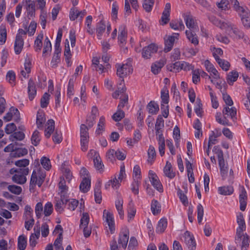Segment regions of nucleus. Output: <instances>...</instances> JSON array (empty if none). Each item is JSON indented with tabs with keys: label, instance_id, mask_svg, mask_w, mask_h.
<instances>
[{
	"label": "nucleus",
	"instance_id": "f257e3e1",
	"mask_svg": "<svg viewBox=\"0 0 250 250\" xmlns=\"http://www.w3.org/2000/svg\"><path fill=\"white\" fill-rule=\"evenodd\" d=\"M209 20L216 26L221 29L225 30L227 34L230 37L237 39H244L245 41H246L244 33L236 26L231 23L221 21L214 16L209 17Z\"/></svg>",
	"mask_w": 250,
	"mask_h": 250
},
{
	"label": "nucleus",
	"instance_id": "f03ea898",
	"mask_svg": "<svg viewBox=\"0 0 250 250\" xmlns=\"http://www.w3.org/2000/svg\"><path fill=\"white\" fill-rule=\"evenodd\" d=\"M223 116L221 113H217L215 115L216 121L224 125H229V119L234 121L236 119L237 109L233 106L224 105L222 110Z\"/></svg>",
	"mask_w": 250,
	"mask_h": 250
},
{
	"label": "nucleus",
	"instance_id": "7ed1b4c3",
	"mask_svg": "<svg viewBox=\"0 0 250 250\" xmlns=\"http://www.w3.org/2000/svg\"><path fill=\"white\" fill-rule=\"evenodd\" d=\"M234 10L241 18L243 25L246 27H250V11L246 6H240L237 0H230Z\"/></svg>",
	"mask_w": 250,
	"mask_h": 250
},
{
	"label": "nucleus",
	"instance_id": "20e7f679",
	"mask_svg": "<svg viewBox=\"0 0 250 250\" xmlns=\"http://www.w3.org/2000/svg\"><path fill=\"white\" fill-rule=\"evenodd\" d=\"M9 172L13 175L12 177V181L18 184L22 185L26 183L27 179L26 175H27L29 172L28 168H11Z\"/></svg>",
	"mask_w": 250,
	"mask_h": 250
},
{
	"label": "nucleus",
	"instance_id": "39448f33",
	"mask_svg": "<svg viewBox=\"0 0 250 250\" xmlns=\"http://www.w3.org/2000/svg\"><path fill=\"white\" fill-rule=\"evenodd\" d=\"M111 27L108 23L103 20L98 22L96 25V35L99 40H101L103 37L108 36L111 31Z\"/></svg>",
	"mask_w": 250,
	"mask_h": 250
},
{
	"label": "nucleus",
	"instance_id": "423d86ee",
	"mask_svg": "<svg viewBox=\"0 0 250 250\" xmlns=\"http://www.w3.org/2000/svg\"><path fill=\"white\" fill-rule=\"evenodd\" d=\"M37 165L36 169L33 171L30 179V185L35 186L37 184L39 187H41L44 181L45 174L42 171L39 165L37 164Z\"/></svg>",
	"mask_w": 250,
	"mask_h": 250
},
{
	"label": "nucleus",
	"instance_id": "0eeeda50",
	"mask_svg": "<svg viewBox=\"0 0 250 250\" xmlns=\"http://www.w3.org/2000/svg\"><path fill=\"white\" fill-rule=\"evenodd\" d=\"M88 129L89 127L84 124L80 126L81 146L83 151H86L88 149L89 139Z\"/></svg>",
	"mask_w": 250,
	"mask_h": 250
},
{
	"label": "nucleus",
	"instance_id": "6e6552de",
	"mask_svg": "<svg viewBox=\"0 0 250 250\" xmlns=\"http://www.w3.org/2000/svg\"><path fill=\"white\" fill-rule=\"evenodd\" d=\"M117 69V75L124 80V78L131 74L132 72V68L130 63L125 64L118 63L116 65Z\"/></svg>",
	"mask_w": 250,
	"mask_h": 250
},
{
	"label": "nucleus",
	"instance_id": "1a4fd4ad",
	"mask_svg": "<svg viewBox=\"0 0 250 250\" xmlns=\"http://www.w3.org/2000/svg\"><path fill=\"white\" fill-rule=\"evenodd\" d=\"M103 220L105 225L108 227L110 233H114L115 231V224L113 213L104 209L103 211Z\"/></svg>",
	"mask_w": 250,
	"mask_h": 250
},
{
	"label": "nucleus",
	"instance_id": "9d476101",
	"mask_svg": "<svg viewBox=\"0 0 250 250\" xmlns=\"http://www.w3.org/2000/svg\"><path fill=\"white\" fill-rule=\"evenodd\" d=\"M183 18L187 27L189 29L188 30L192 31H198L199 27L195 17L189 13L185 14Z\"/></svg>",
	"mask_w": 250,
	"mask_h": 250
},
{
	"label": "nucleus",
	"instance_id": "9b49d317",
	"mask_svg": "<svg viewBox=\"0 0 250 250\" xmlns=\"http://www.w3.org/2000/svg\"><path fill=\"white\" fill-rule=\"evenodd\" d=\"M237 223L238 227L236 229V241H238L242 236V233L246 230V226L243 215L242 213L239 212L237 214Z\"/></svg>",
	"mask_w": 250,
	"mask_h": 250
},
{
	"label": "nucleus",
	"instance_id": "f8f14e48",
	"mask_svg": "<svg viewBox=\"0 0 250 250\" xmlns=\"http://www.w3.org/2000/svg\"><path fill=\"white\" fill-rule=\"evenodd\" d=\"M88 157L92 158L94 165L97 170L102 171L103 169L104 165L102 164V160L99 153L94 150H90L88 153Z\"/></svg>",
	"mask_w": 250,
	"mask_h": 250
},
{
	"label": "nucleus",
	"instance_id": "ddd939ff",
	"mask_svg": "<svg viewBox=\"0 0 250 250\" xmlns=\"http://www.w3.org/2000/svg\"><path fill=\"white\" fill-rule=\"evenodd\" d=\"M148 177L150 182H151L153 187L159 192H163V186L161 184L158 177L156 174V173L152 170H149L148 173Z\"/></svg>",
	"mask_w": 250,
	"mask_h": 250
},
{
	"label": "nucleus",
	"instance_id": "4468645a",
	"mask_svg": "<svg viewBox=\"0 0 250 250\" xmlns=\"http://www.w3.org/2000/svg\"><path fill=\"white\" fill-rule=\"evenodd\" d=\"M129 239V231L126 227H125L122 229L121 232L119 234V237L118 241V244L120 246L125 249L126 248L127 244Z\"/></svg>",
	"mask_w": 250,
	"mask_h": 250
},
{
	"label": "nucleus",
	"instance_id": "2eb2a0df",
	"mask_svg": "<svg viewBox=\"0 0 250 250\" xmlns=\"http://www.w3.org/2000/svg\"><path fill=\"white\" fill-rule=\"evenodd\" d=\"M184 241L190 250H195L196 242L193 236L188 231H186L183 235Z\"/></svg>",
	"mask_w": 250,
	"mask_h": 250
},
{
	"label": "nucleus",
	"instance_id": "dca6fc26",
	"mask_svg": "<svg viewBox=\"0 0 250 250\" xmlns=\"http://www.w3.org/2000/svg\"><path fill=\"white\" fill-rule=\"evenodd\" d=\"M12 118L17 122L20 120V112L17 108L13 107H11L3 117V119L6 122L10 121Z\"/></svg>",
	"mask_w": 250,
	"mask_h": 250
},
{
	"label": "nucleus",
	"instance_id": "f3484780",
	"mask_svg": "<svg viewBox=\"0 0 250 250\" xmlns=\"http://www.w3.org/2000/svg\"><path fill=\"white\" fill-rule=\"evenodd\" d=\"M127 36L126 27L124 25H122L119 28L118 32V42L119 45L123 47L126 43Z\"/></svg>",
	"mask_w": 250,
	"mask_h": 250
},
{
	"label": "nucleus",
	"instance_id": "a211bd4d",
	"mask_svg": "<svg viewBox=\"0 0 250 250\" xmlns=\"http://www.w3.org/2000/svg\"><path fill=\"white\" fill-rule=\"evenodd\" d=\"M157 47L154 44H150L143 49L142 55L145 59H150L152 55L157 51Z\"/></svg>",
	"mask_w": 250,
	"mask_h": 250
},
{
	"label": "nucleus",
	"instance_id": "6ab92c4d",
	"mask_svg": "<svg viewBox=\"0 0 250 250\" xmlns=\"http://www.w3.org/2000/svg\"><path fill=\"white\" fill-rule=\"evenodd\" d=\"M179 36L178 33H173L165 39V47L164 48L165 52H169L172 49L175 40L178 39Z\"/></svg>",
	"mask_w": 250,
	"mask_h": 250
},
{
	"label": "nucleus",
	"instance_id": "aec40b11",
	"mask_svg": "<svg viewBox=\"0 0 250 250\" xmlns=\"http://www.w3.org/2000/svg\"><path fill=\"white\" fill-rule=\"evenodd\" d=\"M98 115V110L96 106H93L91 114L88 115L86 120V124L89 128L92 127L95 122L96 117Z\"/></svg>",
	"mask_w": 250,
	"mask_h": 250
},
{
	"label": "nucleus",
	"instance_id": "412c9836",
	"mask_svg": "<svg viewBox=\"0 0 250 250\" xmlns=\"http://www.w3.org/2000/svg\"><path fill=\"white\" fill-rule=\"evenodd\" d=\"M171 10L170 3H167L165 5L160 23L161 25H165L169 21V16Z\"/></svg>",
	"mask_w": 250,
	"mask_h": 250
},
{
	"label": "nucleus",
	"instance_id": "4be33fe9",
	"mask_svg": "<svg viewBox=\"0 0 250 250\" xmlns=\"http://www.w3.org/2000/svg\"><path fill=\"white\" fill-rule=\"evenodd\" d=\"M166 62V59L163 58L152 63L151 67L152 72L155 75L158 74Z\"/></svg>",
	"mask_w": 250,
	"mask_h": 250
},
{
	"label": "nucleus",
	"instance_id": "5701e85b",
	"mask_svg": "<svg viewBox=\"0 0 250 250\" xmlns=\"http://www.w3.org/2000/svg\"><path fill=\"white\" fill-rule=\"evenodd\" d=\"M68 187L66 185V181L63 177H61L59 183V194L60 196L68 197L67 195Z\"/></svg>",
	"mask_w": 250,
	"mask_h": 250
},
{
	"label": "nucleus",
	"instance_id": "b1692460",
	"mask_svg": "<svg viewBox=\"0 0 250 250\" xmlns=\"http://www.w3.org/2000/svg\"><path fill=\"white\" fill-rule=\"evenodd\" d=\"M31 65V61L30 59L26 58L25 60L24 68H22L21 71V74L24 79L28 78L29 74L30 73Z\"/></svg>",
	"mask_w": 250,
	"mask_h": 250
},
{
	"label": "nucleus",
	"instance_id": "393cba45",
	"mask_svg": "<svg viewBox=\"0 0 250 250\" xmlns=\"http://www.w3.org/2000/svg\"><path fill=\"white\" fill-rule=\"evenodd\" d=\"M55 129V122L52 120H48L44 130V135L47 138L50 137L51 134L54 132Z\"/></svg>",
	"mask_w": 250,
	"mask_h": 250
},
{
	"label": "nucleus",
	"instance_id": "a878e982",
	"mask_svg": "<svg viewBox=\"0 0 250 250\" xmlns=\"http://www.w3.org/2000/svg\"><path fill=\"white\" fill-rule=\"evenodd\" d=\"M247 192L244 188H242L239 195L240 208L242 211H244L247 205Z\"/></svg>",
	"mask_w": 250,
	"mask_h": 250
},
{
	"label": "nucleus",
	"instance_id": "bb28decb",
	"mask_svg": "<svg viewBox=\"0 0 250 250\" xmlns=\"http://www.w3.org/2000/svg\"><path fill=\"white\" fill-rule=\"evenodd\" d=\"M196 32L188 30L185 32L187 39L194 45H197L199 44L198 37L195 33Z\"/></svg>",
	"mask_w": 250,
	"mask_h": 250
},
{
	"label": "nucleus",
	"instance_id": "cd10ccee",
	"mask_svg": "<svg viewBox=\"0 0 250 250\" xmlns=\"http://www.w3.org/2000/svg\"><path fill=\"white\" fill-rule=\"evenodd\" d=\"M28 97L30 101L33 100L37 94L35 83L31 79L28 82Z\"/></svg>",
	"mask_w": 250,
	"mask_h": 250
},
{
	"label": "nucleus",
	"instance_id": "c85d7f7f",
	"mask_svg": "<svg viewBox=\"0 0 250 250\" xmlns=\"http://www.w3.org/2000/svg\"><path fill=\"white\" fill-rule=\"evenodd\" d=\"M68 201V197L60 196V199L56 200L55 205V209L59 212H62L63 210V205L66 204Z\"/></svg>",
	"mask_w": 250,
	"mask_h": 250
},
{
	"label": "nucleus",
	"instance_id": "c756f323",
	"mask_svg": "<svg viewBox=\"0 0 250 250\" xmlns=\"http://www.w3.org/2000/svg\"><path fill=\"white\" fill-rule=\"evenodd\" d=\"M91 186L90 178H84L80 185V189L81 192L86 193L89 190Z\"/></svg>",
	"mask_w": 250,
	"mask_h": 250
},
{
	"label": "nucleus",
	"instance_id": "7c9ffc66",
	"mask_svg": "<svg viewBox=\"0 0 250 250\" xmlns=\"http://www.w3.org/2000/svg\"><path fill=\"white\" fill-rule=\"evenodd\" d=\"M120 182L117 179L116 176H115L105 184L104 188L106 189H108L110 186H111L113 189H116L120 187Z\"/></svg>",
	"mask_w": 250,
	"mask_h": 250
},
{
	"label": "nucleus",
	"instance_id": "2f4dec72",
	"mask_svg": "<svg viewBox=\"0 0 250 250\" xmlns=\"http://www.w3.org/2000/svg\"><path fill=\"white\" fill-rule=\"evenodd\" d=\"M164 172L167 177L172 179L175 176V173L173 171L172 165L170 163L167 162L164 168Z\"/></svg>",
	"mask_w": 250,
	"mask_h": 250
},
{
	"label": "nucleus",
	"instance_id": "473e14b6",
	"mask_svg": "<svg viewBox=\"0 0 250 250\" xmlns=\"http://www.w3.org/2000/svg\"><path fill=\"white\" fill-rule=\"evenodd\" d=\"M102 183L98 181L95 186L94 188L95 200L97 203L100 204L102 201L101 188Z\"/></svg>",
	"mask_w": 250,
	"mask_h": 250
},
{
	"label": "nucleus",
	"instance_id": "72a5a7b5",
	"mask_svg": "<svg viewBox=\"0 0 250 250\" xmlns=\"http://www.w3.org/2000/svg\"><path fill=\"white\" fill-rule=\"evenodd\" d=\"M61 169L62 172L63 173V175L65 177L67 182L69 183L72 179V174L70 172V170L68 166H67V164L66 162L62 164L61 167Z\"/></svg>",
	"mask_w": 250,
	"mask_h": 250
},
{
	"label": "nucleus",
	"instance_id": "f704fd0d",
	"mask_svg": "<svg viewBox=\"0 0 250 250\" xmlns=\"http://www.w3.org/2000/svg\"><path fill=\"white\" fill-rule=\"evenodd\" d=\"M125 90L124 80H120L118 85L117 90L112 94V97L115 99H117L120 94L124 93Z\"/></svg>",
	"mask_w": 250,
	"mask_h": 250
},
{
	"label": "nucleus",
	"instance_id": "c9c22d12",
	"mask_svg": "<svg viewBox=\"0 0 250 250\" xmlns=\"http://www.w3.org/2000/svg\"><path fill=\"white\" fill-rule=\"evenodd\" d=\"M219 165L222 176L223 177H226L228 172V167L225 164L222 154L221 156H219Z\"/></svg>",
	"mask_w": 250,
	"mask_h": 250
},
{
	"label": "nucleus",
	"instance_id": "e433bc0d",
	"mask_svg": "<svg viewBox=\"0 0 250 250\" xmlns=\"http://www.w3.org/2000/svg\"><path fill=\"white\" fill-rule=\"evenodd\" d=\"M46 121L44 113L42 110H39L37 114L36 123L38 128H42Z\"/></svg>",
	"mask_w": 250,
	"mask_h": 250
},
{
	"label": "nucleus",
	"instance_id": "4c0bfd02",
	"mask_svg": "<svg viewBox=\"0 0 250 250\" xmlns=\"http://www.w3.org/2000/svg\"><path fill=\"white\" fill-rule=\"evenodd\" d=\"M146 108L150 114L154 115L157 114L159 110L158 104L154 101L150 102L146 107Z\"/></svg>",
	"mask_w": 250,
	"mask_h": 250
},
{
	"label": "nucleus",
	"instance_id": "58836bf2",
	"mask_svg": "<svg viewBox=\"0 0 250 250\" xmlns=\"http://www.w3.org/2000/svg\"><path fill=\"white\" fill-rule=\"evenodd\" d=\"M28 153L27 149L25 148H19L16 149L10 153L12 157H21L26 155Z\"/></svg>",
	"mask_w": 250,
	"mask_h": 250
},
{
	"label": "nucleus",
	"instance_id": "ea45409f",
	"mask_svg": "<svg viewBox=\"0 0 250 250\" xmlns=\"http://www.w3.org/2000/svg\"><path fill=\"white\" fill-rule=\"evenodd\" d=\"M105 120L104 117L102 116L100 117L99 121L97 125V127L96 130V134L100 135L104 131Z\"/></svg>",
	"mask_w": 250,
	"mask_h": 250
},
{
	"label": "nucleus",
	"instance_id": "a19ab883",
	"mask_svg": "<svg viewBox=\"0 0 250 250\" xmlns=\"http://www.w3.org/2000/svg\"><path fill=\"white\" fill-rule=\"evenodd\" d=\"M27 246V238L24 235H20L18 238V249L24 250Z\"/></svg>",
	"mask_w": 250,
	"mask_h": 250
},
{
	"label": "nucleus",
	"instance_id": "79ce46f5",
	"mask_svg": "<svg viewBox=\"0 0 250 250\" xmlns=\"http://www.w3.org/2000/svg\"><path fill=\"white\" fill-rule=\"evenodd\" d=\"M52 46L48 37H46L44 41L43 49L42 52L43 56H46L51 52Z\"/></svg>",
	"mask_w": 250,
	"mask_h": 250
},
{
	"label": "nucleus",
	"instance_id": "37998d69",
	"mask_svg": "<svg viewBox=\"0 0 250 250\" xmlns=\"http://www.w3.org/2000/svg\"><path fill=\"white\" fill-rule=\"evenodd\" d=\"M170 26L174 30L182 31L185 29V25L182 20L172 21L170 23Z\"/></svg>",
	"mask_w": 250,
	"mask_h": 250
},
{
	"label": "nucleus",
	"instance_id": "c03bdc74",
	"mask_svg": "<svg viewBox=\"0 0 250 250\" xmlns=\"http://www.w3.org/2000/svg\"><path fill=\"white\" fill-rule=\"evenodd\" d=\"M167 220L165 218H162L158 222L156 231L158 233H163L167 227Z\"/></svg>",
	"mask_w": 250,
	"mask_h": 250
},
{
	"label": "nucleus",
	"instance_id": "a18cd8bd",
	"mask_svg": "<svg viewBox=\"0 0 250 250\" xmlns=\"http://www.w3.org/2000/svg\"><path fill=\"white\" fill-rule=\"evenodd\" d=\"M23 38H16L14 44L15 52L16 54H20L23 48Z\"/></svg>",
	"mask_w": 250,
	"mask_h": 250
},
{
	"label": "nucleus",
	"instance_id": "49530a36",
	"mask_svg": "<svg viewBox=\"0 0 250 250\" xmlns=\"http://www.w3.org/2000/svg\"><path fill=\"white\" fill-rule=\"evenodd\" d=\"M43 38V34L42 32H41L36 37L34 42V48L36 51H41L42 45V40Z\"/></svg>",
	"mask_w": 250,
	"mask_h": 250
},
{
	"label": "nucleus",
	"instance_id": "de8ad7c7",
	"mask_svg": "<svg viewBox=\"0 0 250 250\" xmlns=\"http://www.w3.org/2000/svg\"><path fill=\"white\" fill-rule=\"evenodd\" d=\"M161 104L164 105H168L169 101V93L168 90L166 87H164L161 92Z\"/></svg>",
	"mask_w": 250,
	"mask_h": 250
},
{
	"label": "nucleus",
	"instance_id": "09e8293b",
	"mask_svg": "<svg viewBox=\"0 0 250 250\" xmlns=\"http://www.w3.org/2000/svg\"><path fill=\"white\" fill-rule=\"evenodd\" d=\"M123 200L118 199L115 202V206L121 219H123L124 216V211L123 209Z\"/></svg>",
	"mask_w": 250,
	"mask_h": 250
},
{
	"label": "nucleus",
	"instance_id": "8fccbe9b",
	"mask_svg": "<svg viewBox=\"0 0 250 250\" xmlns=\"http://www.w3.org/2000/svg\"><path fill=\"white\" fill-rule=\"evenodd\" d=\"M75 82V79L73 78H71L70 79L68 84L67 88L66 94L67 96L69 98H71L72 96L74 95V83Z\"/></svg>",
	"mask_w": 250,
	"mask_h": 250
},
{
	"label": "nucleus",
	"instance_id": "3c124183",
	"mask_svg": "<svg viewBox=\"0 0 250 250\" xmlns=\"http://www.w3.org/2000/svg\"><path fill=\"white\" fill-rule=\"evenodd\" d=\"M238 76V73L235 70L230 72L227 76V80L228 83L229 85H232L234 82L236 81Z\"/></svg>",
	"mask_w": 250,
	"mask_h": 250
},
{
	"label": "nucleus",
	"instance_id": "603ef678",
	"mask_svg": "<svg viewBox=\"0 0 250 250\" xmlns=\"http://www.w3.org/2000/svg\"><path fill=\"white\" fill-rule=\"evenodd\" d=\"M24 134L22 132L18 131L10 135L9 139L10 141L14 142L15 141H21L24 139Z\"/></svg>",
	"mask_w": 250,
	"mask_h": 250
},
{
	"label": "nucleus",
	"instance_id": "864d4df0",
	"mask_svg": "<svg viewBox=\"0 0 250 250\" xmlns=\"http://www.w3.org/2000/svg\"><path fill=\"white\" fill-rule=\"evenodd\" d=\"M219 194L224 195H230L233 192V188L231 186H224L218 188Z\"/></svg>",
	"mask_w": 250,
	"mask_h": 250
},
{
	"label": "nucleus",
	"instance_id": "5fc2aeb1",
	"mask_svg": "<svg viewBox=\"0 0 250 250\" xmlns=\"http://www.w3.org/2000/svg\"><path fill=\"white\" fill-rule=\"evenodd\" d=\"M136 210L133 203L131 201L130 202L127 210V217L129 221L133 219L136 214Z\"/></svg>",
	"mask_w": 250,
	"mask_h": 250
},
{
	"label": "nucleus",
	"instance_id": "6e6d98bb",
	"mask_svg": "<svg viewBox=\"0 0 250 250\" xmlns=\"http://www.w3.org/2000/svg\"><path fill=\"white\" fill-rule=\"evenodd\" d=\"M164 126V121L161 115H158L156 119L155 129L156 131L159 133V131L163 130V128Z\"/></svg>",
	"mask_w": 250,
	"mask_h": 250
},
{
	"label": "nucleus",
	"instance_id": "4d7b16f0",
	"mask_svg": "<svg viewBox=\"0 0 250 250\" xmlns=\"http://www.w3.org/2000/svg\"><path fill=\"white\" fill-rule=\"evenodd\" d=\"M151 210L154 215L159 214L161 211V205L156 200H153L151 203Z\"/></svg>",
	"mask_w": 250,
	"mask_h": 250
},
{
	"label": "nucleus",
	"instance_id": "13d9d810",
	"mask_svg": "<svg viewBox=\"0 0 250 250\" xmlns=\"http://www.w3.org/2000/svg\"><path fill=\"white\" fill-rule=\"evenodd\" d=\"M7 32L5 25L0 26V44H3L6 40Z\"/></svg>",
	"mask_w": 250,
	"mask_h": 250
},
{
	"label": "nucleus",
	"instance_id": "bf43d9fd",
	"mask_svg": "<svg viewBox=\"0 0 250 250\" xmlns=\"http://www.w3.org/2000/svg\"><path fill=\"white\" fill-rule=\"evenodd\" d=\"M217 62L219 66L225 71H228L230 67V63L224 59H218Z\"/></svg>",
	"mask_w": 250,
	"mask_h": 250
},
{
	"label": "nucleus",
	"instance_id": "052dcab7",
	"mask_svg": "<svg viewBox=\"0 0 250 250\" xmlns=\"http://www.w3.org/2000/svg\"><path fill=\"white\" fill-rule=\"evenodd\" d=\"M155 0H144L143 7L147 12H150L154 4Z\"/></svg>",
	"mask_w": 250,
	"mask_h": 250
},
{
	"label": "nucleus",
	"instance_id": "680f3d73",
	"mask_svg": "<svg viewBox=\"0 0 250 250\" xmlns=\"http://www.w3.org/2000/svg\"><path fill=\"white\" fill-rule=\"evenodd\" d=\"M53 210V205L51 202H48L43 207V214L45 216L50 215Z\"/></svg>",
	"mask_w": 250,
	"mask_h": 250
},
{
	"label": "nucleus",
	"instance_id": "e2e57ef3",
	"mask_svg": "<svg viewBox=\"0 0 250 250\" xmlns=\"http://www.w3.org/2000/svg\"><path fill=\"white\" fill-rule=\"evenodd\" d=\"M242 237V242L241 246V250H247L249 246V237L247 233H242V236L240 238Z\"/></svg>",
	"mask_w": 250,
	"mask_h": 250
},
{
	"label": "nucleus",
	"instance_id": "0e129e2a",
	"mask_svg": "<svg viewBox=\"0 0 250 250\" xmlns=\"http://www.w3.org/2000/svg\"><path fill=\"white\" fill-rule=\"evenodd\" d=\"M33 209L29 205H26L24 208L23 218L24 220L33 219L32 216Z\"/></svg>",
	"mask_w": 250,
	"mask_h": 250
},
{
	"label": "nucleus",
	"instance_id": "69168bd1",
	"mask_svg": "<svg viewBox=\"0 0 250 250\" xmlns=\"http://www.w3.org/2000/svg\"><path fill=\"white\" fill-rule=\"evenodd\" d=\"M50 96V95L46 92L43 95L40 101L41 107L45 108L47 106L49 103Z\"/></svg>",
	"mask_w": 250,
	"mask_h": 250
},
{
	"label": "nucleus",
	"instance_id": "338daca9",
	"mask_svg": "<svg viewBox=\"0 0 250 250\" xmlns=\"http://www.w3.org/2000/svg\"><path fill=\"white\" fill-rule=\"evenodd\" d=\"M229 1L228 0H221L216 2L217 7L222 11H226L229 9Z\"/></svg>",
	"mask_w": 250,
	"mask_h": 250
},
{
	"label": "nucleus",
	"instance_id": "774afa93",
	"mask_svg": "<svg viewBox=\"0 0 250 250\" xmlns=\"http://www.w3.org/2000/svg\"><path fill=\"white\" fill-rule=\"evenodd\" d=\"M167 69L175 73L178 72L181 70L180 62H177L174 63H170L167 65Z\"/></svg>",
	"mask_w": 250,
	"mask_h": 250
}]
</instances>
